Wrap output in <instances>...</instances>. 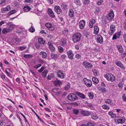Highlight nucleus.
Wrapping results in <instances>:
<instances>
[{
	"label": "nucleus",
	"mask_w": 126,
	"mask_h": 126,
	"mask_svg": "<svg viewBox=\"0 0 126 126\" xmlns=\"http://www.w3.org/2000/svg\"><path fill=\"white\" fill-rule=\"evenodd\" d=\"M81 36V34L79 33H75L73 36V41L74 43L79 42L80 40Z\"/></svg>",
	"instance_id": "nucleus-1"
},
{
	"label": "nucleus",
	"mask_w": 126,
	"mask_h": 126,
	"mask_svg": "<svg viewBox=\"0 0 126 126\" xmlns=\"http://www.w3.org/2000/svg\"><path fill=\"white\" fill-rule=\"evenodd\" d=\"M104 77L108 81H110L111 82H113L115 80V77L112 74H107L104 75Z\"/></svg>",
	"instance_id": "nucleus-2"
},
{
	"label": "nucleus",
	"mask_w": 126,
	"mask_h": 126,
	"mask_svg": "<svg viewBox=\"0 0 126 126\" xmlns=\"http://www.w3.org/2000/svg\"><path fill=\"white\" fill-rule=\"evenodd\" d=\"M67 98L71 101H74L78 99V97L76 94L73 93L69 94L67 96Z\"/></svg>",
	"instance_id": "nucleus-3"
},
{
	"label": "nucleus",
	"mask_w": 126,
	"mask_h": 126,
	"mask_svg": "<svg viewBox=\"0 0 126 126\" xmlns=\"http://www.w3.org/2000/svg\"><path fill=\"white\" fill-rule=\"evenodd\" d=\"M45 26L46 28L50 31H53L55 28L54 25L49 22L46 23Z\"/></svg>",
	"instance_id": "nucleus-4"
},
{
	"label": "nucleus",
	"mask_w": 126,
	"mask_h": 126,
	"mask_svg": "<svg viewBox=\"0 0 126 126\" xmlns=\"http://www.w3.org/2000/svg\"><path fill=\"white\" fill-rule=\"evenodd\" d=\"M83 81L85 84L88 87H90L92 84V82L91 80L87 79L86 78L83 79Z\"/></svg>",
	"instance_id": "nucleus-5"
},
{
	"label": "nucleus",
	"mask_w": 126,
	"mask_h": 126,
	"mask_svg": "<svg viewBox=\"0 0 126 126\" xmlns=\"http://www.w3.org/2000/svg\"><path fill=\"white\" fill-rule=\"evenodd\" d=\"M83 65L86 68H89L93 67L92 64L87 61H84L82 63Z\"/></svg>",
	"instance_id": "nucleus-6"
},
{
	"label": "nucleus",
	"mask_w": 126,
	"mask_h": 126,
	"mask_svg": "<svg viewBox=\"0 0 126 126\" xmlns=\"http://www.w3.org/2000/svg\"><path fill=\"white\" fill-rule=\"evenodd\" d=\"M115 26L113 25H110V30H109V33L110 35H112L114 33L115 31Z\"/></svg>",
	"instance_id": "nucleus-7"
},
{
	"label": "nucleus",
	"mask_w": 126,
	"mask_h": 126,
	"mask_svg": "<svg viewBox=\"0 0 126 126\" xmlns=\"http://www.w3.org/2000/svg\"><path fill=\"white\" fill-rule=\"evenodd\" d=\"M114 14L113 13V11L112 10H110V12L109 13L108 16V19L109 20H111L114 17Z\"/></svg>",
	"instance_id": "nucleus-8"
},
{
	"label": "nucleus",
	"mask_w": 126,
	"mask_h": 126,
	"mask_svg": "<svg viewBox=\"0 0 126 126\" xmlns=\"http://www.w3.org/2000/svg\"><path fill=\"white\" fill-rule=\"evenodd\" d=\"M53 42H49L47 43V44L48 45V48L51 52L54 51L55 50V48L53 46Z\"/></svg>",
	"instance_id": "nucleus-9"
},
{
	"label": "nucleus",
	"mask_w": 126,
	"mask_h": 126,
	"mask_svg": "<svg viewBox=\"0 0 126 126\" xmlns=\"http://www.w3.org/2000/svg\"><path fill=\"white\" fill-rule=\"evenodd\" d=\"M55 11L58 14H60L62 12L60 7L59 6H56L54 7Z\"/></svg>",
	"instance_id": "nucleus-10"
},
{
	"label": "nucleus",
	"mask_w": 126,
	"mask_h": 126,
	"mask_svg": "<svg viewBox=\"0 0 126 126\" xmlns=\"http://www.w3.org/2000/svg\"><path fill=\"white\" fill-rule=\"evenodd\" d=\"M85 24V21L84 20H81L79 22V27L81 29H83Z\"/></svg>",
	"instance_id": "nucleus-11"
},
{
	"label": "nucleus",
	"mask_w": 126,
	"mask_h": 126,
	"mask_svg": "<svg viewBox=\"0 0 126 126\" xmlns=\"http://www.w3.org/2000/svg\"><path fill=\"white\" fill-rule=\"evenodd\" d=\"M95 20L94 19H92L89 20L88 24V26L90 28H92L93 27L94 24L95 23Z\"/></svg>",
	"instance_id": "nucleus-12"
},
{
	"label": "nucleus",
	"mask_w": 126,
	"mask_h": 126,
	"mask_svg": "<svg viewBox=\"0 0 126 126\" xmlns=\"http://www.w3.org/2000/svg\"><path fill=\"white\" fill-rule=\"evenodd\" d=\"M96 41L98 43H102L103 42L102 36L100 35H98L97 36Z\"/></svg>",
	"instance_id": "nucleus-13"
},
{
	"label": "nucleus",
	"mask_w": 126,
	"mask_h": 126,
	"mask_svg": "<svg viewBox=\"0 0 126 126\" xmlns=\"http://www.w3.org/2000/svg\"><path fill=\"white\" fill-rule=\"evenodd\" d=\"M126 119L124 117H120L117 120V121L118 124H122L125 122Z\"/></svg>",
	"instance_id": "nucleus-14"
},
{
	"label": "nucleus",
	"mask_w": 126,
	"mask_h": 126,
	"mask_svg": "<svg viewBox=\"0 0 126 126\" xmlns=\"http://www.w3.org/2000/svg\"><path fill=\"white\" fill-rule=\"evenodd\" d=\"M68 56L70 59L72 60L73 59L74 54L71 50H69L67 52Z\"/></svg>",
	"instance_id": "nucleus-15"
},
{
	"label": "nucleus",
	"mask_w": 126,
	"mask_h": 126,
	"mask_svg": "<svg viewBox=\"0 0 126 126\" xmlns=\"http://www.w3.org/2000/svg\"><path fill=\"white\" fill-rule=\"evenodd\" d=\"M121 32H119L118 33L116 32L113 34L112 39V40L116 39L117 38H119L120 35H121Z\"/></svg>",
	"instance_id": "nucleus-16"
},
{
	"label": "nucleus",
	"mask_w": 126,
	"mask_h": 126,
	"mask_svg": "<svg viewBox=\"0 0 126 126\" xmlns=\"http://www.w3.org/2000/svg\"><path fill=\"white\" fill-rule=\"evenodd\" d=\"M48 13L51 17L52 18L55 17V16L54 15V13L51 9L49 8L48 9Z\"/></svg>",
	"instance_id": "nucleus-17"
},
{
	"label": "nucleus",
	"mask_w": 126,
	"mask_h": 126,
	"mask_svg": "<svg viewBox=\"0 0 126 126\" xmlns=\"http://www.w3.org/2000/svg\"><path fill=\"white\" fill-rule=\"evenodd\" d=\"M58 77L62 79L64 78V74L63 73L62 71H59L57 72Z\"/></svg>",
	"instance_id": "nucleus-18"
},
{
	"label": "nucleus",
	"mask_w": 126,
	"mask_h": 126,
	"mask_svg": "<svg viewBox=\"0 0 126 126\" xmlns=\"http://www.w3.org/2000/svg\"><path fill=\"white\" fill-rule=\"evenodd\" d=\"M116 64L118 66L123 69H124L125 68L124 65L122 64L120 62L118 61H116Z\"/></svg>",
	"instance_id": "nucleus-19"
},
{
	"label": "nucleus",
	"mask_w": 126,
	"mask_h": 126,
	"mask_svg": "<svg viewBox=\"0 0 126 126\" xmlns=\"http://www.w3.org/2000/svg\"><path fill=\"white\" fill-rule=\"evenodd\" d=\"M11 9V8L9 6H7L6 7L2 8L1 11L2 13L3 12H7L10 10Z\"/></svg>",
	"instance_id": "nucleus-20"
},
{
	"label": "nucleus",
	"mask_w": 126,
	"mask_h": 126,
	"mask_svg": "<svg viewBox=\"0 0 126 126\" xmlns=\"http://www.w3.org/2000/svg\"><path fill=\"white\" fill-rule=\"evenodd\" d=\"M99 29L98 27L97 26L95 25L94 26V33L97 34L99 32Z\"/></svg>",
	"instance_id": "nucleus-21"
},
{
	"label": "nucleus",
	"mask_w": 126,
	"mask_h": 126,
	"mask_svg": "<svg viewBox=\"0 0 126 126\" xmlns=\"http://www.w3.org/2000/svg\"><path fill=\"white\" fill-rule=\"evenodd\" d=\"M117 47L118 51H119L120 53H121L123 52V49L121 45H117Z\"/></svg>",
	"instance_id": "nucleus-22"
},
{
	"label": "nucleus",
	"mask_w": 126,
	"mask_h": 126,
	"mask_svg": "<svg viewBox=\"0 0 126 126\" xmlns=\"http://www.w3.org/2000/svg\"><path fill=\"white\" fill-rule=\"evenodd\" d=\"M92 81L95 84H97L99 82V80L98 79L95 77H93L92 78Z\"/></svg>",
	"instance_id": "nucleus-23"
},
{
	"label": "nucleus",
	"mask_w": 126,
	"mask_h": 126,
	"mask_svg": "<svg viewBox=\"0 0 126 126\" xmlns=\"http://www.w3.org/2000/svg\"><path fill=\"white\" fill-rule=\"evenodd\" d=\"M39 54L41 55L42 57L43 58H46L47 56V53L43 51H42L40 52Z\"/></svg>",
	"instance_id": "nucleus-24"
},
{
	"label": "nucleus",
	"mask_w": 126,
	"mask_h": 126,
	"mask_svg": "<svg viewBox=\"0 0 126 126\" xmlns=\"http://www.w3.org/2000/svg\"><path fill=\"white\" fill-rule=\"evenodd\" d=\"M92 118L93 120H96L99 118L98 116L96 114H93L91 115Z\"/></svg>",
	"instance_id": "nucleus-25"
},
{
	"label": "nucleus",
	"mask_w": 126,
	"mask_h": 126,
	"mask_svg": "<svg viewBox=\"0 0 126 126\" xmlns=\"http://www.w3.org/2000/svg\"><path fill=\"white\" fill-rule=\"evenodd\" d=\"M31 8L28 6H25L23 8V10L25 12H27L31 10Z\"/></svg>",
	"instance_id": "nucleus-26"
},
{
	"label": "nucleus",
	"mask_w": 126,
	"mask_h": 126,
	"mask_svg": "<svg viewBox=\"0 0 126 126\" xmlns=\"http://www.w3.org/2000/svg\"><path fill=\"white\" fill-rule=\"evenodd\" d=\"M20 42V40L18 38H14L13 39V42L15 45H17Z\"/></svg>",
	"instance_id": "nucleus-27"
},
{
	"label": "nucleus",
	"mask_w": 126,
	"mask_h": 126,
	"mask_svg": "<svg viewBox=\"0 0 126 126\" xmlns=\"http://www.w3.org/2000/svg\"><path fill=\"white\" fill-rule=\"evenodd\" d=\"M38 41L39 43L40 44H44L45 43V41L42 38H39L38 39Z\"/></svg>",
	"instance_id": "nucleus-28"
},
{
	"label": "nucleus",
	"mask_w": 126,
	"mask_h": 126,
	"mask_svg": "<svg viewBox=\"0 0 126 126\" xmlns=\"http://www.w3.org/2000/svg\"><path fill=\"white\" fill-rule=\"evenodd\" d=\"M51 57L54 59H56L58 57V55L56 54H54L53 53H51L50 54Z\"/></svg>",
	"instance_id": "nucleus-29"
},
{
	"label": "nucleus",
	"mask_w": 126,
	"mask_h": 126,
	"mask_svg": "<svg viewBox=\"0 0 126 126\" xmlns=\"http://www.w3.org/2000/svg\"><path fill=\"white\" fill-rule=\"evenodd\" d=\"M74 13V12L73 10L71 9L69 10V15L70 17H73V16Z\"/></svg>",
	"instance_id": "nucleus-30"
},
{
	"label": "nucleus",
	"mask_w": 126,
	"mask_h": 126,
	"mask_svg": "<svg viewBox=\"0 0 126 126\" xmlns=\"http://www.w3.org/2000/svg\"><path fill=\"white\" fill-rule=\"evenodd\" d=\"M74 2L77 6H80L81 5L80 0H74Z\"/></svg>",
	"instance_id": "nucleus-31"
},
{
	"label": "nucleus",
	"mask_w": 126,
	"mask_h": 126,
	"mask_svg": "<svg viewBox=\"0 0 126 126\" xmlns=\"http://www.w3.org/2000/svg\"><path fill=\"white\" fill-rule=\"evenodd\" d=\"M77 95L79 96L80 97L83 99H84L85 98V95L82 93L79 92L77 93Z\"/></svg>",
	"instance_id": "nucleus-32"
},
{
	"label": "nucleus",
	"mask_w": 126,
	"mask_h": 126,
	"mask_svg": "<svg viewBox=\"0 0 126 126\" xmlns=\"http://www.w3.org/2000/svg\"><path fill=\"white\" fill-rule=\"evenodd\" d=\"M66 42V40L65 39H62L61 40L60 44L63 46H64Z\"/></svg>",
	"instance_id": "nucleus-33"
},
{
	"label": "nucleus",
	"mask_w": 126,
	"mask_h": 126,
	"mask_svg": "<svg viewBox=\"0 0 126 126\" xmlns=\"http://www.w3.org/2000/svg\"><path fill=\"white\" fill-rule=\"evenodd\" d=\"M0 75L1 78L2 80L3 81L5 80L6 78H7L3 72H2L0 74Z\"/></svg>",
	"instance_id": "nucleus-34"
},
{
	"label": "nucleus",
	"mask_w": 126,
	"mask_h": 126,
	"mask_svg": "<svg viewBox=\"0 0 126 126\" xmlns=\"http://www.w3.org/2000/svg\"><path fill=\"white\" fill-rule=\"evenodd\" d=\"M48 72L47 70H45L42 72V74L43 77L45 78L46 77Z\"/></svg>",
	"instance_id": "nucleus-35"
},
{
	"label": "nucleus",
	"mask_w": 126,
	"mask_h": 126,
	"mask_svg": "<svg viewBox=\"0 0 126 126\" xmlns=\"http://www.w3.org/2000/svg\"><path fill=\"white\" fill-rule=\"evenodd\" d=\"M61 6L62 8L64 9H66L67 7V5L65 3H62Z\"/></svg>",
	"instance_id": "nucleus-36"
},
{
	"label": "nucleus",
	"mask_w": 126,
	"mask_h": 126,
	"mask_svg": "<svg viewBox=\"0 0 126 126\" xmlns=\"http://www.w3.org/2000/svg\"><path fill=\"white\" fill-rule=\"evenodd\" d=\"M9 32V29L7 28H4L3 29L2 31V32L3 34L7 33Z\"/></svg>",
	"instance_id": "nucleus-37"
},
{
	"label": "nucleus",
	"mask_w": 126,
	"mask_h": 126,
	"mask_svg": "<svg viewBox=\"0 0 126 126\" xmlns=\"http://www.w3.org/2000/svg\"><path fill=\"white\" fill-rule=\"evenodd\" d=\"M88 96L90 99H92L94 97L93 94L91 92H89L88 93Z\"/></svg>",
	"instance_id": "nucleus-38"
},
{
	"label": "nucleus",
	"mask_w": 126,
	"mask_h": 126,
	"mask_svg": "<svg viewBox=\"0 0 126 126\" xmlns=\"http://www.w3.org/2000/svg\"><path fill=\"white\" fill-rule=\"evenodd\" d=\"M17 11L15 10H11L8 13V14L9 15H11L15 13Z\"/></svg>",
	"instance_id": "nucleus-39"
},
{
	"label": "nucleus",
	"mask_w": 126,
	"mask_h": 126,
	"mask_svg": "<svg viewBox=\"0 0 126 126\" xmlns=\"http://www.w3.org/2000/svg\"><path fill=\"white\" fill-rule=\"evenodd\" d=\"M102 107L103 109L104 110H108L109 109V107L106 105H104L102 106Z\"/></svg>",
	"instance_id": "nucleus-40"
},
{
	"label": "nucleus",
	"mask_w": 126,
	"mask_h": 126,
	"mask_svg": "<svg viewBox=\"0 0 126 126\" xmlns=\"http://www.w3.org/2000/svg\"><path fill=\"white\" fill-rule=\"evenodd\" d=\"M90 1L89 0H84L83 4L85 5H88L90 3Z\"/></svg>",
	"instance_id": "nucleus-41"
},
{
	"label": "nucleus",
	"mask_w": 126,
	"mask_h": 126,
	"mask_svg": "<svg viewBox=\"0 0 126 126\" xmlns=\"http://www.w3.org/2000/svg\"><path fill=\"white\" fill-rule=\"evenodd\" d=\"M42 66V64H39L35 65V66H33V67L34 68L36 69H37L38 68L41 67Z\"/></svg>",
	"instance_id": "nucleus-42"
},
{
	"label": "nucleus",
	"mask_w": 126,
	"mask_h": 126,
	"mask_svg": "<svg viewBox=\"0 0 126 126\" xmlns=\"http://www.w3.org/2000/svg\"><path fill=\"white\" fill-rule=\"evenodd\" d=\"M100 91L103 93H106L107 91V90L104 88H101L100 89Z\"/></svg>",
	"instance_id": "nucleus-43"
},
{
	"label": "nucleus",
	"mask_w": 126,
	"mask_h": 126,
	"mask_svg": "<svg viewBox=\"0 0 126 126\" xmlns=\"http://www.w3.org/2000/svg\"><path fill=\"white\" fill-rule=\"evenodd\" d=\"M58 48L59 52L60 53H62L63 51V47L61 46H60L58 47Z\"/></svg>",
	"instance_id": "nucleus-44"
},
{
	"label": "nucleus",
	"mask_w": 126,
	"mask_h": 126,
	"mask_svg": "<svg viewBox=\"0 0 126 126\" xmlns=\"http://www.w3.org/2000/svg\"><path fill=\"white\" fill-rule=\"evenodd\" d=\"M111 100L110 99H108L105 101V104L108 103L110 105H111Z\"/></svg>",
	"instance_id": "nucleus-45"
},
{
	"label": "nucleus",
	"mask_w": 126,
	"mask_h": 126,
	"mask_svg": "<svg viewBox=\"0 0 126 126\" xmlns=\"http://www.w3.org/2000/svg\"><path fill=\"white\" fill-rule=\"evenodd\" d=\"M7 70H8L7 69L5 70L4 71V72L6 73L8 77H11L12 76L11 75V74L8 72Z\"/></svg>",
	"instance_id": "nucleus-46"
},
{
	"label": "nucleus",
	"mask_w": 126,
	"mask_h": 126,
	"mask_svg": "<svg viewBox=\"0 0 126 126\" xmlns=\"http://www.w3.org/2000/svg\"><path fill=\"white\" fill-rule=\"evenodd\" d=\"M30 31L31 32H33L35 31V30L33 26H32L30 28Z\"/></svg>",
	"instance_id": "nucleus-47"
},
{
	"label": "nucleus",
	"mask_w": 126,
	"mask_h": 126,
	"mask_svg": "<svg viewBox=\"0 0 126 126\" xmlns=\"http://www.w3.org/2000/svg\"><path fill=\"white\" fill-rule=\"evenodd\" d=\"M14 28V26L12 25H11L8 28L9 29V31L13 30Z\"/></svg>",
	"instance_id": "nucleus-48"
},
{
	"label": "nucleus",
	"mask_w": 126,
	"mask_h": 126,
	"mask_svg": "<svg viewBox=\"0 0 126 126\" xmlns=\"http://www.w3.org/2000/svg\"><path fill=\"white\" fill-rule=\"evenodd\" d=\"M32 57V55L30 54H24V57L26 58H28L31 57Z\"/></svg>",
	"instance_id": "nucleus-49"
},
{
	"label": "nucleus",
	"mask_w": 126,
	"mask_h": 126,
	"mask_svg": "<svg viewBox=\"0 0 126 126\" xmlns=\"http://www.w3.org/2000/svg\"><path fill=\"white\" fill-rule=\"evenodd\" d=\"M93 72L95 76H97L98 75H99V73L96 70H94Z\"/></svg>",
	"instance_id": "nucleus-50"
},
{
	"label": "nucleus",
	"mask_w": 126,
	"mask_h": 126,
	"mask_svg": "<svg viewBox=\"0 0 126 126\" xmlns=\"http://www.w3.org/2000/svg\"><path fill=\"white\" fill-rule=\"evenodd\" d=\"M75 57L77 59H79L81 58V56L79 54H77L75 55Z\"/></svg>",
	"instance_id": "nucleus-51"
},
{
	"label": "nucleus",
	"mask_w": 126,
	"mask_h": 126,
	"mask_svg": "<svg viewBox=\"0 0 126 126\" xmlns=\"http://www.w3.org/2000/svg\"><path fill=\"white\" fill-rule=\"evenodd\" d=\"M103 1L102 0H100L99 1H98L97 3V4L99 5H101L103 3Z\"/></svg>",
	"instance_id": "nucleus-52"
},
{
	"label": "nucleus",
	"mask_w": 126,
	"mask_h": 126,
	"mask_svg": "<svg viewBox=\"0 0 126 126\" xmlns=\"http://www.w3.org/2000/svg\"><path fill=\"white\" fill-rule=\"evenodd\" d=\"M45 67H44L42 66L41 68L39 70H38V71L39 72H41L44 69Z\"/></svg>",
	"instance_id": "nucleus-53"
},
{
	"label": "nucleus",
	"mask_w": 126,
	"mask_h": 126,
	"mask_svg": "<svg viewBox=\"0 0 126 126\" xmlns=\"http://www.w3.org/2000/svg\"><path fill=\"white\" fill-rule=\"evenodd\" d=\"M73 112L74 114L76 115L78 114L79 112V110H73Z\"/></svg>",
	"instance_id": "nucleus-54"
},
{
	"label": "nucleus",
	"mask_w": 126,
	"mask_h": 126,
	"mask_svg": "<svg viewBox=\"0 0 126 126\" xmlns=\"http://www.w3.org/2000/svg\"><path fill=\"white\" fill-rule=\"evenodd\" d=\"M70 84H68L67 85L65 86V89L66 90H68L70 88Z\"/></svg>",
	"instance_id": "nucleus-55"
},
{
	"label": "nucleus",
	"mask_w": 126,
	"mask_h": 126,
	"mask_svg": "<svg viewBox=\"0 0 126 126\" xmlns=\"http://www.w3.org/2000/svg\"><path fill=\"white\" fill-rule=\"evenodd\" d=\"M55 83H56L57 84L60 85L62 84V82L59 80H57L55 81Z\"/></svg>",
	"instance_id": "nucleus-56"
},
{
	"label": "nucleus",
	"mask_w": 126,
	"mask_h": 126,
	"mask_svg": "<svg viewBox=\"0 0 126 126\" xmlns=\"http://www.w3.org/2000/svg\"><path fill=\"white\" fill-rule=\"evenodd\" d=\"M22 31V29L20 28H17L16 30V32L18 33H21Z\"/></svg>",
	"instance_id": "nucleus-57"
},
{
	"label": "nucleus",
	"mask_w": 126,
	"mask_h": 126,
	"mask_svg": "<svg viewBox=\"0 0 126 126\" xmlns=\"http://www.w3.org/2000/svg\"><path fill=\"white\" fill-rule=\"evenodd\" d=\"M123 84L121 83H119L118 85V87L120 88H121L123 87Z\"/></svg>",
	"instance_id": "nucleus-58"
},
{
	"label": "nucleus",
	"mask_w": 126,
	"mask_h": 126,
	"mask_svg": "<svg viewBox=\"0 0 126 126\" xmlns=\"http://www.w3.org/2000/svg\"><path fill=\"white\" fill-rule=\"evenodd\" d=\"M35 46L37 48H39L40 47V45L37 42L35 44Z\"/></svg>",
	"instance_id": "nucleus-59"
},
{
	"label": "nucleus",
	"mask_w": 126,
	"mask_h": 126,
	"mask_svg": "<svg viewBox=\"0 0 126 126\" xmlns=\"http://www.w3.org/2000/svg\"><path fill=\"white\" fill-rule=\"evenodd\" d=\"M87 126H94L93 123L90 122L87 123Z\"/></svg>",
	"instance_id": "nucleus-60"
},
{
	"label": "nucleus",
	"mask_w": 126,
	"mask_h": 126,
	"mask_svg": "<svg viewBox=\"0 0 126 126\" xmlns=\"http://www.w3.org/2000/svg\"><path fill=\"white\" fill-rule=\"evenodd\" d=\"M26 48L24 46H23L22 47H19L20 50H22L25 49Z\"/></svg>",
	"instance_id": "nucleus-61"
},
{
	"label": "nucleus",
	"mask_w": 126,
	"mask_h": 126,
	"mask_svg": "<svg viewBox=\"0 0 126 126\" xmlns=\"http://www.w3.org/2000/svg\"><path fill=\"white\" fill-rule=\"evenodd\" d=\"M32 0H25L24 2L28 3H32Z\"/></svg>",
	"instance_id": "nucleus-62"
},
{
	"label": "nucleus",
	"mask_w": 126,
	"mask_h": 126,
	"mask_svg": "<svg viewBox=\"0 0 126 126\" xmlns=\"http://www.w3.org/2000/svg\"><path fill=\"white\" fill-rule=\"evenodd\" d=\"M68 31V30L67 29H65L64 30L63 32V34H67V33Z\"/></svg>",
	"instance_id": "nucleus-63"
},
{
	"label": "nucleus",
	"mask_w": 126,
	"mask_h": 126,
	"mask_svg": "<svg viewBox=\"0 0 126 126\" xmlns=\"http://www.w3.org/2000/svg\"><path fill=\"white\" fill-rule=\"evenodd\" d=\"M122 98L123 100L126 101V95L125 94H123L122 96Z\"/></svg>",
	"instance_id": "nucleus-64"
}]
</instances>
